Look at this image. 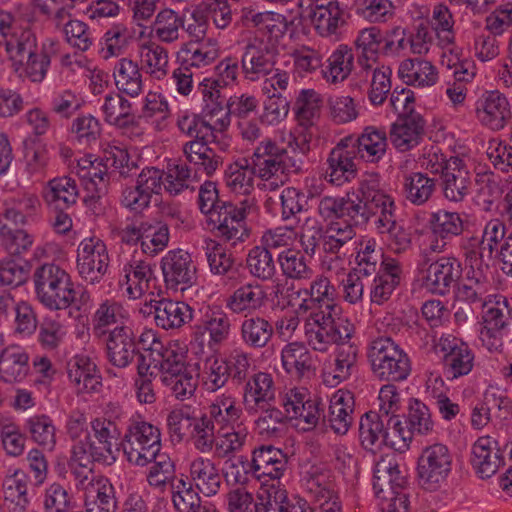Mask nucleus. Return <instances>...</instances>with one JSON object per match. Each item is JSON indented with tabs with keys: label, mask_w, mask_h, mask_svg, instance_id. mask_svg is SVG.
Here are the masks:
<instances>
[{
	"label": "nucleus",
	"mask_w": 512,
	"mask_h": 512,
	"mask_svg": "<svg viewBox=\"0 0 512 512\" xmlns=\"http://www.w3.org/2000/svg\"><path fill=\"white\" fill-rule=\"evenodd\" d=\"M33 282L37 300L49 310H87L90 293L83 287H75L70 275L59 265H40L33 273Z\"/></svg>",
	"instance_id": "nucleus-1"
},
{
	"label": "nucleus",
	"mask_w": 512,
	"mask_h": 512,
	"mask_svg": "<svg viewBox=\"0 0 512 512\" xmlns=\"http://www.w3.org/2000/svg\"><path fill=\"white\" fill-rule=\"evenodd\" d=\"M60 42L48 38L38 47L35 32L29 28L14 30L6 41V52L14 62L24 66L26 75L33 82H41L48 71L51 58L60 51Z\"/></svg>",
	"instance_id": "nucleus-2"
},
{
	"label": "nucleus",
	"mask_w": 512,
	"mask_h": 512,
	"mask_svg": "<svg viewBox=\"0 0 512 512\" xmlns=\"http://www.w3.org/2000/svg\"><path fill=\"white\" fill-rule=\"evenodd\" d=\"M367 359L373 375L386 382L406 380L411 373L408 354L390 337H378L368 346Z\"/></svg>",
	"instance_id": "nucleus-3"
},
{
	"label": "nucleus",
	"mask_w": 512,
	"mask_h": 512,
	"mask_svg": "<svg viewBox=\"0 0 512 512\" xmlns=\"http://www.w3.org/2000/svg\"><path fill=\"white\" fill-rule=\"evenodd\" d=\"M340 312L313 311L305 325L308 345L315 351L327 352L331 345L350 341L355 328L348 319L340 317Z\"/></svg>",
	"instance_id": "nucleus-4"
},
{
	"label": "nucleus",
	"mask_w": 512,
	"mask_h": 512,
	"mask_svg": "<svg viewBox=\"0 0 512 512\" xmlns=\"http://www.w3.org/2000/svg\"><path fill=\"white\" fill-rule=\"evenodd\" d=\"M254 175L269 181L271 189L282 185L287 174L297 173L301 166L288 155L287 150L271 139L261 141L251 156Z\"/></svg>",
	"instance_id": "nucleus-5"
},
{
	"label": "nucleus",
	"mask_w": 512,
	"mask_h": 512,
	"mask_svg": "<svg viewBox=\"0 0 512 512\" xmlns=\"http://www.w3.org/2000/svg\"><path fill=\"white\" fill-rule=\"evenodd\" d=\"M360 196L367 213H364V221L359 224L363 227L372 217L378 216L375 220L377 231L380 234L393 233L398 226L395 203L391 196L381 190L378 174H366L360 180Z\"/></svg>",
	"instance_id": "nucleus-6"
},
{
	"label": "nucleus",
	"mask_w": 512,
	"mask_h": 512,
	"mask_svg": "<svg viewBox=\"0 0 512 512\" xmlns=\"http://www.w3.org/2000/svg\"><path fill=\"white\" fill-rule=\"evenodd\" d=\"M129 463L144 467L161 450V433L157 426L140 418L131 419L122 441Z\"/></svg>",
	"instance_id": "nucleus-7"
},
{
	"label": "nucleus",
	"mask_w": 512,
	"mask_h": 512,
	"mask_svg": "<svg viewBox=\"0 0 512 512\" xmlns=\"http://www.w3.org/2000/svg\"><path fill=\"white\" fill-rule=\"evenodd\" d=\"M102 161L104 163L99 162L97 165L89 162L90 166L88 168L82 166V174H80L81 177L90 179L97 193H105L107 190L111 178V173H108L109 168L118 172L122 178H129L137 174V162L131 160L127 150L123 148L113 146L106 149ZM84 162L88 163L87 160Z\"/></svg>",
	"instance_id": "nucleus-8"
},
{
	"label": "nucleus",
	"mask_w": 512,
	"mask_h": 512,
	"mask_svg": "<svg viewBox=\"0 0 512 512\" xmlns=\"http://www.w3.org/2000/svg\"><path fill=\"white\" fill-rule=\"evenodd\" d=\"M451 468L452 455L446 445L436 443L426 447L418 459L420 485L426 490H436L446 481Z\"/></svg>",
	"instance_id": "nucleus-9"
},
{
	"label": "nucleus",
	"mask_w": 512,
	"mask_h": 512,
	"mask_svg": "<svg viewBox=\"0 0 512 512\" xmlns=\"http://www.w3.org/2000/svg\"><path fill=\"white\" fill-rule=\"evenodd\" d=\"M278 48L263 38L254 37L245 45L241 57V70L245 79L255 82L274 71Z\"/></svg>",
	"instance_id": "nucleus-10"
},
{
	"label": "nucleus",
	"mask_w": 512,
	"mask_h": 512,
	"mask_svg": "<svg viewBox=\"0 0 512 512\" xmlns=\"http://www.w3.org/2000/svg\"><path fill=\"white\" fill-rule=\"evenodd\" d=\"M91 428L94 440H91L90 434H85V438L72 447L77 449L81 446L97 463L112 465L116 461L113 445L118 436L115 423L105 418H96L91 422Z\"/></svg>",
	"instance_id": "nucleus-11"
},
{
	"label": "nucleus",
	"mask_w": 512,
	"mask_h": 512,
	"mask_svg": "<svg viewBox=\"0 0 512 512\" xmlns=\"http://www.w3.org/2000/svg\"><path fill=\"white\" fill-rule=\"evenodd\" d=\"M317 213L324 221L331 223L336 220L358 224L364 221V213H367L365 205H362L360 196V184L357 189L345 196L325 195L319 199Z\"/></svg>",
	"instance_id": "nucleus-12"
},
{
	"label": "nucleus",
	"mask_w": 512,
	"mask_h": 512,
	"mask_svg": "<svg viewBox=\"0 0 512 512\" xmlns=\"http://www.w3.org/2000/svg\"><path fill=\"white\" fill-rule=\"evenodd\" d=\"M321 36H330L346 23L345 9L338 0H302L300 6Z\"/></svg>",
	"instance_id": "nucleus-13"
},
{
	"label": "nucleus",
	"mask_w": 512,
	"mask_h": 512,
	"mask_svg": "<svg viewBox=\"0 0 512 512\" xmlns=\"http://www.w3.org/2000/svg\"><path fill=\"white\" fill-rule=\"evenodd\" d=\"M109 266L106 245L99 239L83 240L77 250V270L83 280L90 284L99 283Z\"/></svg>",
	"instance_id": "nucleus-14"
},
{
	"label": "nucleus",
	"mask_w": 512,
	"mask_h": 512,
	"mask_svg": "<svg viewBox=\"0 0 512 512\" xmlns=\"http://www.w3.org/2000/svg\"><path fill=\"white\" fill-rule=\"evenodd\" d=\"M251 209L252 205L248 200L241 201L239 206L231 202L223 203L217 211L216 219H213L218 223L219 236L232 245L244 242L249 237L245 219Z\"/></svg>",
	"instance_id": "nucleus-15"
},
{
	"label": "nucleus",
	"mask_w": 512,
	"mask_h": 512,
	"mask_svg": "<svg viewBox=\"0 0 512 512\" xmlns=\"http://www.w3.org/2000/svg\"><path fill=\"white\" fill-rule=\"evenodd\" d=\"M165 284L174 290H185L196 281V266L191 255L184 250L169 251L161 260Z\"/></svg>",
	"instance_id": "nucleus-16"
},
{
	"label": "nucleus",
	"mask_w": 512,
	"mask_h": 512,
	"mask_svg": "<svg viewBox=\"0 0 512 512\" xmlns=\"http://www.w3.org/2000/svg\"><path fill=\"white\" fill-rule=\"evenodd\" d=\"M282 406L287 412L288 419H298L305 424L302 427L305 431L315 428L321 419L326 422V416L320 403L311 399L310 394L304 388L288 391L283 398Z\"/></svg>",
	"instance_id": "nucleus-17"
},
{
	"label": "nucleus",
	"mask_w": 512,
	"mask_h": 512,
	"mask_svg": "<svg viewBox=\"0 0 512 512\" xmlns=\"http://www.w3.org/2000/svg\"><path fill=\"white\" fill-rule=\"evenodd\" d=\"M162 384L180 401L193 397L198 380L186 364L183 354L176 353L169 363L164 365V374L160 376Z\"/></svg>",
	"instance_id": "nucleus-18"
},
{
	"label": "nucleus",
	"mask_w": 512,
	"mask_h": 512,
	"mask_svg": "<svg viewBox=\"0 0 512 512\" xmlns=\"http://www.w3.org/2000/svg\"><path fill=\"white\" fill-rule=\"evenodd\" d=\"M407 478L400 470L395 453L386 454L376 462L373 476V489L379 499H388L389 495L403 492Z\"/></svg>",
	"instance_id": "nucleus-19"
},
{
	"label": "nucleus",
	"mask_w": 512,
	"mask_h": 512,
	"mask_svg": "<svg viewBox=\"0 0 512 512\" xmlns=\"http://www.w3.org/2000/svg\"><path fill=\"white\" fill-rule=\"evenodd\" d=\"M439 168L444 197L450 202H462L469 195L472 184L463 161L452 156L448 160L443 159Z\"/></svg>",
	"instance_id": "nucleus-20"
},
{
	"label": "nucleus",
	"mask_w": 512,
	"mask_h": 512,
	"mask_svg": "<svg viewBox=\"0 0 512 512\" xmlns=\"http://www.w3.org/2000/svg\"><path fill=\"white\" fill-rule=\"evenodd\" d=\"M106 336L108 361L118 368L128 367L139 353L133 328L128 324H121L111 329Z\"/></svg>",
	"instance_id": "nucleus-21"
},
{
	"label": "nucleus",
	"mask_w": 512,
	"mask_h": 512,
	"mask_svg": "<svg viewBox=\"0 0 512 512\" xmlns=\"http://www.w3.org/2000/svg\"><path fill=\"white\" fill-rule=\"evenodd\" d=\"M462 275L461 263L455 257H440L426 269L424 286L434 294L446 295Z\"/></svg>",
	"instance_id": "nucleus-22"
},
{
	"label": "nucleus",
	"mask_w": 512,
	"mask_h": 512,
	"mask_svg": "<svg viewBox=\"0 0 512 512\" xmlns=\"http://www.w3.org/2000/svg\"><path fill=\"white\" fill-rule=\"evenodd\" d=\"M475 110L478 120L496 131L503 129L512 118L507 97L497 90L482 94L476 102Z\"/></svg>",
	"instance_id": "nucleus-23"
},
{
	"label": "nucleus",
	"mask_w": 512,
	"mask_h": 512,
	"mask_svg": "<svg viewBox=\"0 0 512 512\" xmlns=\"http://www.w3.org/2000/svg\"><path fill=\"white\" fill-rule=\"evenodd\" d=\"M199 90L204 103L202 115L209 118L218 132H224L230 126L229 112H226L228 99L223 93L224 88L216 81L204 79L199 85Z\"/></svg>",
	"instance_id": "nucleus-24"
},
{
	"label": "nucleus",
	"mask_w": 512,
	"mask_h": 512,
	"mask_svg": "<svg viewBox=\"0 0 512 512\" xmlns=\"http://www.w3.org/2000/svg\"><path fill=\"white\" fill-rule=\"evenodd\" d=\"M470 462L481 479L492 477L504 464L498 442L490 436L479 437L472 446Z\"/></svg>",
	"instance_id": "nucleus-25"
},
{
	"label": "nucleus",
	"mask_w": 512,
	"mask_h": 512,
	"mask_svg": "<svg viewBox=\"0 0 512 512\" xmlns=\"http://www.w3.org/2000/svg\"><path fill=\"white\" fill-rule=\"evenodd\" d=\"M275 385L271 374L256 372L245 382L243 389V403L248 412H258V408H265L275 402Z\"/></svg>",
	"instance_id": "nucleus-26"
},
{
	"label": "nucleus",
	"mask_w": 512,
	"mask_h": 512,
	"mask_svg": "<svg viewBox=\"0 0 512 512\" xmlns=\"http://www.w3.org/2000/svg\"><path fill=\"white\" fill-rule=\"evenodd\" d=\"M441 350L445 352L443 364L446 373L451 378H458L470 373L474 364V355L469 346L449 337L440 339Z\"/></svg>",
	"instance_id": "nucleus-27"
},
{
	"label": "nucleus",
	"mask_w": 512,
	"mask_h": 512,
	"mask_svg": "<svg viewBox=\"0 0 512 512\" xmlns=\"http://www.w3.org/2000/svg\"><path fill=\"white\" fill-rule=\"evenodd\" d=\"M267 300L264 288L257 283H246L238 287L226 300V308L244 318L256 315Z\"/></svg>",
	"instance_id": "nucleus-28"
},
{
	"label": "nucleus",
	"mask_w": 512,
	"mask_h": 512,
	"mask_svg": "<svg viewBox=\"0 0 512 512\" xmlns=\"http://www.w3.org/2000/svg\"><path fill=\"white\" fill-rule=\"evenodd\" d=\"M355 157L354 150L348 146L347 142L345 143L344 138L341 139L327 159L326 177H328V181L336 186H341L355 178L357 173L353 161Z\"/></svg>",
	"instance_id": "nucleus-29"
},
{
	"label": "nucleus",
	"mask_w": 512,
	"mask_h": 512,
	"mask_svg": "<svg viewBox=\"0 0 512 512\" xmlns=\"http://www.w3.org/2000/svg\"><path fill=\"white\" fill-rule=\"evenodd\" d=\"M344 139L356 155L369 162H378L386 152V133L375 127H366L359 137L347 136Z\"/></svg>",
	"instance_id": "nucleus-30"
},
{
	"label": "nucleus",
	"mask_w": 512,
	"mask_h": 512,
	"mask_svg": "<svg viewBox=\"0 0 512 512\" xmlns=\"http://www.w3.org/2000/svg\"><path fill=\"white\" fill-rule=\"evenodd\" d=\"M155 323L164 330L177 329L192 320L193 310L181 301L161 299L151 303Z\"/></svg>",
	"instance_id": "nucleus-31"
},
{
	"label": "nucleus",
	"mask_w": 512,
	"mask_h": 512,
	"mask_svg": "<svg viewBox=\"0 0 512 512\" xmlns=\"http://www.w3.org/2000/svg\"><path fill=\"white\" fill-rule=\"evenodd\" d=\"M287 455L272 445H263L253 450L251 468L257 476L279 479L287 468Z\"/></svg>",
	"instance_id": "nucleus-32"
},
{
	"label": "nucleus",
	"mask_w": 512,
	"mask_h": 512,
	"mask_svg": "<svg viewBox=\"0 0 512 512\" xmlns=\"http://www.w3.org/2000/svg\"><path fill=\"white\" fill-rule=\"evenodd\" d=\"M218 432L234 429L240 423L243 410L238 401L231 395L221 394L208 406L205 413Z\"/></svg>",
	"instance_id": "nucleus-33"
},
{
	"label": "nucleus",
	"mask_w": 512,
	"mask_h": 512,
	"mask_svg": "<svg viewBox=\"0 0 512 512\" xmlns=\"http://www.w3.org/2000/svg\"><path fill=\"white\" fill-rule=\"evenodd\" d=\"M429 227L436 238L430 245V249L434 252H442L446 246V240L462 233L463 221L457 212L441 209L431 214Z\"/></svg>",
	"instance_id": "nucleus-34"
},
{
	"label": "nucleus",
	"mask_w": 512,
	"mask_h": 512,
	"mask_svg": "<svg viewBox=\"0 0 512 512\" xmlns=\"http://www.w3.org/2000/svg\"><path fill=\"white\" fill-rule=\"evenodd\" d=\"M241 343L251 350H260L268 346L274 336V327L267 318L254 315L242 319L239 327Z\"/></svg>",
	"instance_id": "nucleus-35"
},
{
	"label": "nucleus",
	"mask_w": 512,
	"mask_h": 512,
	"mask_svg": "<svg viewBox=\"0 0 512 512\" xmlns=\"http://www.w3.org/2000/svg\"><path fill=\"white\" fill-rule=\"evenodd\" d=\"M359 440L362 447L375 453L383 445H388L390 432L385 429V419L375 411L366 412L359 422Z\"/></svg>",
	"instance_id": "nucleus-36"
},
{
	"label": "nucleus",
	"mask_w": 512,
	"mask_h": 512,
	"mask_svg": "<svg viewBox=\"0 0 512 512\" xmlns=\"http://www.w3.org/2000/svg\"><path fill=\"white\" fill-rule=\"evenodd\" d=\"M425 124L422 115L398 117L390 130L392 144L401 152L417 146L424 134Z\"/></svg>",
	"instance_id": "nucleus-37"
},
{
	"label": "nucleus",
	"mask_w": 512,
	"mask_h": 512,
	"mask_svg": "<svg viewBox=\"0 0 512 512\" xmlns=\"http://www.w3.org/2000/svg\"><path fill=\"white\" fill-rule=\"evenodd\" d=\"M402 268L400 263L392 258L384 259L377 276L373 280L370 297L378 305L386 302L400 284Z\"/></svg>",
	"instance_id": "nucleus-38"
},
{
	"label": "nucleus",
	"mask_w": 512,
	"mask_h": 512,
	"mask_svg": "<svg viewBox=\"0 0 512 512\" xmlns=\"http://www.w3.org/2000/svg\"><path fill=\"white\" fill-rule=\"evenodd\" d=\"M67 374L78 393L95 392L101 386V377L97 372V367L87 357L71 359L67 364Z\"/></svg>",
	"instance_id": "nucleus-39"
},
{
	"label": "nucleus",
	"mask_w": 512,
	"mask_h": 512,
	"mask_svg": "<svg viewBox=\"0 0 512 512\" xmlns=\"http://www.w3.org/2000/svg\"><path fill=\"white\" fill-rule=\"evenodd\" d=\"M29 371V356L18 345H10L0 353V379L5 383L21 382Z\"/></svg>",
	"instance_id": "nucleus-40"
},
{
	"label": "nucleus",
	"mask_w": 512,
	"mask_h": 512,
	"mask_svg": "<svg viewBox=\"0 0 512 512\" xmlns=\"http://www.w3.org/2000/svg\"><path fill=\"white\" fill-rule=\"evenodd\" d=\"M113 78L115 86L121 94L135 98L143 91L142 73L138 64L131 59L122 58L116 62Z\"/></svg>",
	"instance_id": "nucleus-41"
},
{
	"label": "nucleus",
	"mask_w": 512,
	"mask_h": 512,
	"mask_svg": "<svg viewBox=\"0 0 512 512\" xmlns=\"http://www.w3.org/2000/svg\"><path fill=\"white\" fill-rule=\"evenodd\" d=\"M398 75L405 84L417 87H430L438 80L437 70L432 63L420 58L402 61Z\"/></svg>",
	"instance_id": "nucleus-42"
},
{
	"label": "nucleus",
	"mask_w": 512,
	"mask_h": 512,
	"mask_svg": "<svg viewBox=\"0 0 512 512\" xmlns=\"http://www.w3.org/2000/svg\"><path fill=\"white\" fill-rule=\"evenodd\" d=\"M122 273L119 285L126 287V294L130 299H138L148 290L152 277L150 264L144 261H132L124 265Z\"/></svg>",
	"instance_id": "nucleus-43"
},
{
	"label": "nucleus",
	"mask_w": 512,
	"mask_h": 512,
	"mask_svg": "<svg viewBox=\"0 0 512 512\" xmlns=\"http://www.w3.org/2000/svg\"><path fill=\"white\" fill-rule=\"evenodd\" d=\"M281 361L285 371L293 377L302 378L313 372V358L308 348L299 342L284 346Z\"/></svg>",
	"instance_id": "nucleus-44"
},
{
	"label": "nucleus",
	"mask_w": 512,
	"mask_h": 512,
	"mask_svg": "<svg viewBox=\"0 0 512 512\" xmlns=\"http://www.w3.org/2000/svg\"><path fill=\"white\" fill-rule=\"evenodd\" d=\"M86 512H115L117 500L113 485L107 478L98 477L84 493Z\"/></svg>",
	"instance_id": "nucleus-45"
},
{
	"label": "nucleus",
	"mask_w": 512,
	"mask_h": 512,
	"mask_svg": "<svg viewBox=\"0 0 512 512\" xmlns=\"http://www.w3.org/2000/svg\"><path fill=\"white\" fill-rule=\"evenodd\" d=\"M190 476L197 489L206 496L216 495L222 480L216 465L207 458L198 457L190 463Z\"/></svg>",
	"instance_id": "nucleus-46"
},
{
	"label": "nucleus",
	"mask_w": 512,
	"mask_h": 512,
	"mask_svg": "<svg viewBox=\"0 0 512 512\" xmlns=\"http://www.w3.org/2000/svg\"><path fill=\"white\" fill-rule=\"evenodd\" d=\"M436 190V180L423 172H411L403 178L402 192L407 201L416 206L426 204Z\"/></svg>",
	"instance_id": "nucleus-47"
},
{
	"label": "nucleus",
	"mask_w": 512,
	"mask_h": 512,
	"mask_svg": "<svg viewBox=\"0 0 512 512\" xmlns=\"http://www.w3.org/2000/svg\"><path fill=\"white\" fill-rule=\"evenodd\" d=\"M78 195L79 191L76 181L67 176L50 180L44 191L45 201L59 210L67 209L74 205Z\"/></svg>",
	"instance_id": "nucleus-48"
},
{
	"label": "nucleus",
	"mask_w": 512,
	"mask_h": 512,
	"mask_svg": "<svg viewBox=\"0 0 512 512\" xmlns=\"http://www.w3.org/2000/svg\"><path fill=\"white\" fill-rule=\"evenodd\" d=\"M353 405L354 398L350 392L337 393L333 396L327 421L335 433L344 435L348 432L353 421Z\"/></svg>",
	"instance_id": "nucleus-49"
},
{
	"label": "nucleus",
	"mask_w": 512,
	"mask_h": 512,
	"mask_svg": "<svg viewBox=\"0 0 512 512\" xmlns=\"http://www.w3.org/2000/svg\"><path fill=\"white\" fill-rule=\"evenodd\" d=\"M28 476L21 469H15L4 482V501L10 512H25L29 503L27 497Z\"/></svg>",
	"instance_id": "nucleus-50"
},
{
	"label": "nucleus",
	"mask_w": 512,
	"mask_h": 512,
	"mask_svg": "<svg viewBox=\"0 0 512 512\" xmlns=\"http://www.w3.org/2000/svg\"><path fill=\"white\" fill-rule=\"evenodd\" d=\"M128 315L124 308L117 302L105 300L96 309L92 317L93 333L96 337L106 336L111 329L109 326L127 324Z\"/></svg>",
	"instance_id": "nucleus-51"
},
{
	"label": "nucleus",
	"mask_w": 512,
	"mask_h": 512,
	"mask_svg": "<svg viewBox=\"0 0 512 512\" xmlns=\"http://www.w3.org/2000/svg\"><path fill=\"white\" fill-rule=\"evenodd\" d=\"M105 120L119 128H127L135 124L130 101L122 97L121 93L108 94L102 106Z\"/></svg>",
	"instance_id": "nucleus-52"
},
{
	"label": "nucleus",
	"mask_w": 512,
	"mask_h": 512,
	"mask_svg": "<svg viewBox=\"0 0 512 512\" xmlns=\"http://www.w3.org/2000/svg\"><path fill=\"white\" fill-rule=\"evenodd\" d=\"M282 274L292 280L306 281L313 277V269L306 255L300 250H283L277 259Z\"/></svg>",
	"instance_id": "nucleus-53"
},
{
	"label": "nucleus",
	"mask_w": 512,
	"mask_h": 512,
	"mask_svg": "<svg viewBox=\"0 0 512 512\" xmlns=\"http://www.w3.org/2000/svg\"><path fill=\"white\" fill-rule=\"evenodd\" d=\"M95 462L96 460L86 453L85 448L81 446L77 449L74 447L71 448L69 467L75 478L76 487L83 490L84 493L88 491V487L96 482L97 478L93 476V465Z\"/></svg>",
	"instance_id": "nucleus-54"
},
{
	"label": "nucleus",
	"mask_w": 512,
	"mask_h": 512,
	"mask_svg": "<svg viewBox=\"0 0 512 512\" xmlns=\"http://www.w3.org/2000/svg\"><path fill=\"white\" fill-rule=\"evenodd\" d=\"M354 56L351 48L339 45L327 59L326 69L323 75L328 82L337 83L345 80L353 68Z\"/></svg>",
	"instance_id": "nucleus-55"
},
{
	"label": "nucleus",
	"mask_w": 512,
	"mask_h": 512,
	"mask_svg": "<svg viewBox=\"0 0 512 512\" xmlns=\"http://www.w3.org/2000/svg\"><path fill=\"white\" fill-rule=\"evenodd\" d=\"M358 347L350 341H343L337 344L334 367L332 369L333 379L340 383L349 379L357 371Z\"/></svg>",
	"instance_id": "nucleus-56"
},
{
	"label": "nucleus",
	"mask_w": 512,
	"mask_h": 512,
	"mask_svg": "<svg viewBox=\"0 0 512 512\" xmlns=\"http://www.w3.org/2000/svg\"><path fill=\"white\" fill-rule=\"evenodd\" d=\"M219 56L217 42L207 39L200 43H188L182 50L183 64L201 68L213 63Z\"/></svg>",
	"instance_id": "nucleus-57"
},
{
	"label": "nucleus",
	"mask_w": 512,
	"mask_h": 512,
	"mask_svg": "<svg viewBox=\"0 0 512 512\" xmlns=\"http://www.w3.org/2000/svg\"><path fill=\"white\" fill-rule=\"evenodd\" d=\"M258 411H261V414L255 420V428L258 434L264 438L280 437L288 419L287 412H282L274 404L267 405L265 408H258Z\"/></svg>",
	"instance_id": "nucleus-58"
},
{
	"label": "nucleus",
	"mask_w": 512,
	"mask_h": 512,
	"mask_svg": "<svg viewBox=\"0 0 512 512\" xmlns=\"http://www.w3.org/2000/svg\"><path fill=\"white\" fill-rule=\"evenodd\" d=\"M203 115L184 112L177 119V127L186 137L204 139L212 137L211 143H219L215 132L217 128L213 127L210 120H206Z\"/></svg>",
	"instance_id": "nucleus-59"
},
{
	"label": "nucleus",
	"mask_w": 512,
	"mask_h": 512,
	"mask_svg": "<svg viewBox=\"0 0 512 512\" xmlns=\"http://www.w3.org/2000/svg\"><path fill=\"white\" fill-rule=\"evenodd\" d=\"M203 249L210 267L215 275H226L236 271L235 259L231 253L218 241L207 238L204 240Z\"/></svg>",
	"instance_id": "nucleus-60"
},
{
	"label": "nucleus",
	"mask_w": 512,
	"mask_h": 512,
	"mask_svg": "<svg viewBox=\"0 0 512 512\" xmlns=\"http://www.w3.org/2000/svg\"><path fill=\"white\" fill-rule=\"evenodd\" d=\"M169 242V228L162 222H142V243L143 253L155 256L163 251Z\"/></svg>",
	"instance_id": "nucleus-61"
},
{
	"label": "nucleus",
	"mask_w": 512,
	"mask_h": 512,
	"mask_svg": "<svg viewBox=\"0 0 512 512\" xmlns=\"http://www.w3.org/2000/svg\"><path fill=\"white\" fill-rule=\"evenodd\" d=\"M25 430L32 441L52 451L56 444V429L52 420L46 415H36L26 420Z\"/></svg>",
	"instance_id": "nucleus-62"
},
{
	"label": "nucleus",
	"mask_w": 512,
	"mask_h": 512,
	"mask_svg": "<svg viewBox=\"0 0 512 512\" xmlns=\"http://www.w3.org/2000/svg\"><path fill=\"white\" fill-rule=\"evenodd\" d=\"M140 58L142 67L154 78L161 79L167 74L168 52L164 47L152 42L144 44Z\"/></svg>",
	"instance_id": "nucleus-63"
},
{
	"label": "nucleus",
	"mask_w": 512,
	"mask_h": 512,
	"mask_svg": "<svg viewBox=\"0 0 512 512\" xmlns=\"http://www.w3.org/2000/svg\"><path fill=\"white\" fill-rule=\"evenodd\" d=\"M172 501L178 512H217L213 507L202 505L199 495L184 480H179Z\"/></svg>",
	"instance_id": "nucleus-64"
}]
</instances>
